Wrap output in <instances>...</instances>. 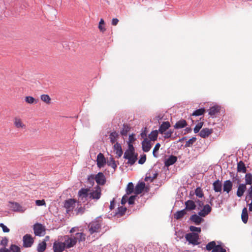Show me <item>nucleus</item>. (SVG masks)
<instances>
[{
  "instance_id": "f257e3e1",
  "label": "nucleus",
  "mask_w": 252,
  "mask_h": 252,
  "mask_svg": "<svg viewBox=\"0 0 252 252\" xmlns=\"http://www.w3.org/2000/svg\"><path fill=\"white\" fill-rule=\"evenodd\" d=\"M137 154H135L134 148L130 143L128 144V148L124 155V158L128 160L127 163L131 165L134 164L137 159Z\"/></svg>"
},
{
  "instance_id": "f03ea898",
  "label": "nucleus",
  "mask_w": 252,
  "mask_h": 252,
  "mask_svg": "<svg viewBox=\"0 0 252 252\" xmlns=\"http://www.w3.org/2000/svg\"><path fill=\"white\" fill-rule=\"evenodd\" d=\"M102 219L97 218L92 221L88 225V229L91 234L94 233L99 232L101 229L102 224Z\"/></svg>"
},
{
  "instance_id": "7ed1b4c3",
  "label": "nucleus",
  "mask_w": 252,
  "mask_h": 252,
  "mask_svg": "<svg viewBox=\"0 0 252 252\" xmlns=\"http://www.w3.org/2000/svg\"><path fill=\"white\" fill-rule=\"evenodd\" d=\"M101 195V189L97 185L94 189H90L89 192V198L91 199H99Z\"/></svg>"
},
{
  "instance_id": "20e7f679",
  "label": "nucleus",
  "mask_w": 252,
  "mask_h": 252,
  "mask_svg": "<svg viewBox=\"0 0 252 252\" xmlns=\"http://www.w3.org/2000/svg\"><path fill=\"white\" fill-rule=\"evenodd\" d=\"M33 229L35 236H42L45 234L46 229L41 223H36L33 225Z\"/></svg>"
},
{
  "instance_id": "39448f33",
  "label": "nucleus",
  "mask_w": 252,
  "mask_h": 252,
  "mask_svg": "<svg viewBox=\"0 0 252 252\" xmlns=\"http://www.w3.org/2000/svg\"><path fill=\"white\" fill-rule=\"evenodd\" d=\"M34 242V238L30 234H27L23 237V246L24 248H31Z\"/></svg>"
},
{
  "instance_id": "423d86ee",
  "label": "nucleus",
  "mask_w": 252,
  "mask_h": 252,
  "mask_svg": "<svg viewBox=\"0 0 252 252\" xmlns=\"http://www.w3.org/2000/svg\"><path fill=\"white\" fill-rule=\"evenodd\" d=\"M186 239L189 243L193 245H197L199 244L198 242L199 239V236L198 234L195 233H188L186 235Z\"/></svg>"
},
{
  "instance_id": "0eeeda50",
  "label": "nucleus",
  "mask_w": 252,
  "mask_h": 252,
  "mask_svg": "<svg viewBox=\"0 0 252 252\" xmlns=\"http://www.w3.org/2000/svg\"><path fill=\"white\" fill-rule=\"evenodd\" d=\"M13 124L14 126L18 129H25L26 128V125L19 117H15L13 119Z\"/></svg>"
},
{
  "instance_id": "6e6552de",
  "label": "nucleus",
  "mask_w": 252,
  "mask_h": 252,
  "mask_svg": "<svg viewBox=\"0 0 252 252\" xmlns=\"http://www.w3.org/2000/svg\"><path fill=\"white\" fill-rule=\"evenodd\" d=\"M64 241L63 242L64 244L65 248L66 249H69L74 247L76 244L74 239H73L72 236L69 237L68 235L64 236Z\"/></svg>"
},
{
  "instance_id": "1a4fd4ad",
  "label": "nucleus",
  "mask_w": 252,
  "mask_h": 252,
  "mask_svg": "<svg viewBox=\"0 0 252 252\" xmlns=\"http://www.w3.org/2000/svg\"><path fill=\"white\" fill-rule=\"evenodd\" d=\"M75 203L76 200L74 199H69L65 201L64 207L66 209L67 213L73 211L75 207Z\"/></svg>"
},
{
  "instance_id": "9d476101",
  "label": "nucleus",
  "mask_w": 252,
  "mask_h": 252,
  "mask_svg": "<svg viewBox=\"0 0 252 252\" xmlns=\"http://www.w3.org/2000/svg\"><path fill=\"white\" fill-rule=\"evenodd\" d=\"M90 189L88 188H82L78 191V196L81 200L83 202L87 200V198L89 196V192Z\"/></svg>"
},
{
  "instance_id": "9b49d317",
  "label": "nucleus",
  "mask_w": 252,
  "mask_h": 252,
  "mask_svg": "<svg viewBox=\"0 0 252 252\" xmlns=\"http://www.w3.org/2000/svg\"><path fill=\"white\" fill-rule=\"evenodd\" d=\"M9 204L10 209L13 211L23 213L26 210L25 208L21 206L18 203L10 202Z\"/></svg>"
},
{
  "instance_id": "f8f14e48",
  "label": "nucleus",
  "mask_w": 252,
  "mask_h": 252,
  "mask_svg": "<svg viewBox=\"0 0 252 252\" xmlns=\"http://www.w3.org/2000/svg\"><path fill=\"white\" fill-rule=\"evenodd\" d=\"M65 249L63 242L55 241L53 244V249L54 252H63Z\"/></svg>"
},
{
  "instance_id": "ddd939ff",
  "label": "nucleus",
  "mask_w": 252,
  "mask_h": 252,
  "mask_svg": "<svg viewBox=\"0 0 252 252\" xmlns=\"http://www.w3.org/2000/svg\"><path fill=\"white\" fill-rule=\"evenodd\" d=\"M95 180L99 185H104L106 183V178L102 172H99L95 176Z\"/></svg>"
},
{
  "instance_id": "4468645a",
  "label": "nucleus",
  "mask_w": 252,
  "mask_h": 252,
  "mask_svg": "<svg viewBox=\"0 0 252 252\" xmlns=\"http://www.w3.org/2000/svg\"><path fill=\"white\" fill-rule=\"evenodd\" d=\"M97 165L99 168H101L104 166L106 163V159L102 153H99L97 156Z\"/></svg>"
},
{
  "instance_id": "2eb2a0df",
  "label": "nucleus",
  "mask_w": 252,
  "mask_h": 252,
  "mask_svg": "<svg viewBox=\"0 0 252 252\" xmlns=\"http://www.w3.org/2000/svg\"><path fill=\"white\" fill-rule=\"evenodd\" d=\"M142 147L144 152H149L152 147L151 141L148 140L147 138L144 139L142 142Z\"/></svg>"
},
{
  "instance_id": "dca6fc26",
  "label": "nucleus",
  "mask_w": 252,
  "mask_h": 252,
  "mask_svg": "<svg viewBox=\"0 0 252 252\" xmlns=\"http://www.w3.org/2000/svg\"><path fill=\"white\" fill-rule=\"evenodd\" d=\"M233 184L230 180L225 181L223 185V190L228 193L232 189Z\"/></svg>"
},
{
  "instance_id": "f3484780",
  "label": "nucleus",
  "mask_w": 252,
  "mask_h": 252,
  "mask_svg": "<svg viewBox=\"0 0 252 252\" xmlns=\"http://www.w3.org/2000/svg\"><path fill=\"white\" fill-rule=\"evenodd\" d=\"M170 127V124L169 122H164L159 126L158 131L159 133L163 134Z\"/></svg>"
},
{
  "instance_id": "a211bd4d",
  "label": "nucleus",
  "mask_w": 252,
  "mask_h": 252,
  "mask_svg": "<svg viewBox=\"0 0 252 252\" xmlns=\"http://www.w3.org/2000/svg\"><path fill=\"white\" fill-rule=\"evenodd\" d=\"M247 189L246 185L244 184H240L237 191V195L238 197H241L244 194Z\"/></svg>"
},
{
  "instance_id": "6ab92c4d",
  "label": "nucleus",
  "mask_w": 252,
  "mask_h": 252,
  "mask_svg": "<svg viewBox=\"0 0 252 252\" xmlns=\"http://www.w3.org/2000/svg\"><path fill=\"white\" fill-rule=\"evenodd\" d=\"M213 132V129L208 128H203L199 133V135L202 138H206L209 136Z\"/></svg>"
},
{
  "instance_id": "aec40b11",
  "label": "nucleus",
  "mask_w": 252,
  "mask_h": 252,
  "mask_svg": "<svg viewBox=\"0 0 252 252\" xmlns=\"http://www.w3.org/2000/svg\"><path fill=\"white\" fill-rule=\"evenodd\" d=\"M211 207L209 205H205L203 209L199 212V215L202 217H205L211 211Z\"/></svg>"
},
{
  "instance_id": "412c9836",
  "label": "nucleus",
  "mask_w": 252,
  "mask_h": 252,
  "mask_svg": "<svg viewBox=\"0 0 252 252\" xmlns=\"http://www.w3.org/2000/svg\"><path fill=\"white\" fill-rule=\"evenodd\" d=\"M145 187V184L144 182L138 183L135 187L134 193L136 194L141 193L144 189Z\"/></svg>"
},
{
  "instance_id": "4be33fe9",
  "label": "nucleus",
  "mask_w": 252,
  "mask_h": 252,
  "mask_svg": "<svg viewBox=\"0 0 252 252\" xmlns=\"http://www.w3.org/2000/svg\"><path fill=\"white\" fill-rule=\"evenodd\" d=\"M85 234L83 233H76L75 236H72L73 239L75 240L76 244L77 241L82 242L84 241L86 239Z\"/></svg>"
},
{
  "instance_id": "5701e85b",
  "label": "nucleus",
  "mask_w": 252,
  "mask_h": 252,
  "mask_svg": "<svg viewBox=\"0 0 252 252\" xmlns=\"http://www.w3.org/2000/svg\"><path fill=\"white\" fill-rule=\"evenodd\" d=\"M213 189L215 192H220L222 190V184L219 180L215 181L213 184Z\"/></svg>"
},
{
  "instance_id": "b1692460",
  "label": "nucleus",
  "mask_w": 252,
  "mask_h": 252,
  "mask_svg": "<svg viewBox=\"0 0 252 252\" xmlns=\"http://www.w3.org/2000/svg\"><path fill=\"white\" fill-rule=\"evenodd\" d=\"M190 220L196 225H199L203 221L202 218L195 214L191 216Z\"/></svg>"
},
{
  "instance_id": "393cba45",
  "label": "nucleus",
  "mask_w": 252,
  "mask_h": 252,
  "mask_svg": "<svg viewBox=\"0 0 252 252\" xmlns=\"http://www.w3.org/2000/svg\"><path fill=\"white\" fill-rule=\"evenodd\" d=\"M186 208L188 210H192L195 209L196 205L192 200H188L185 202Z\"/></svg>"
},
{
  "instance_id": "a878e982",
  "label": "nucleus",
  "mask_w": 252,
  "mask_h": 252,
  "mask_svg": "<svg viewBox=\"0 0 252 252\" xmlns=\"http://www.w3.org/2000/svg\"><path fill=\"white\" fill-rule=\"evenodd\" d=\"M114 148L116 154L118 156V158L121 157L123 153L121 145L118 143H116L114 146Z\"/></svg>"
},
{
  "instance_id": "bb28decb",
  "label": "nucleus",
  "mask_w": 252,
  "mask_h": 252,
  "mask_svg": "<svg viewBox=\"0 0 252 252\" xmlns=\"http://www.w3.org/2000/svg\"><path fill=\"white\" fill-rule=\"evenodd\" d=\"M237 171L243 173H245L247 172L245 164L242 161H240L237 163Z\"/></svg>"
},
{
  "instance_id": "cd10ccee",
  "label": "nucleus",
  "mask_w": 252,
  "mask_h": 252,
  "mask_svg": "<svg viewBox=\"0 0 252 252\" xmlns=\"http://www.w3.org/2000/svg\"><path fill=\"white\" fill-rule=\"evenodd\" d=\"M25 102L29 104H35L38 102L37 99H35L32 96H27L25 97Z\"/></svg>"
},
{
  "instance_id": "c85d7f7f",
  "label": "nucleus",
  "mask_w": 252,
  "mask_h": 252,
  "mask_svg": "<svg viewBox=\"0 0 252 252\" xmlns=\"http://www.w3.org/2000/svg\"><path fill=\"white\" fill-rule=\"evenodd\" d=\"M187 125V123L185 120L182 119L178 121L174 125L175 129H180L185 127Z\"/></svg>"
},
{
  "instance_id": "c756f323",
  "label": "nucleus",
  "mask_w": 252,
  "mask_h": 252,
  "mask_svg": "<svg viewBox=\"0 0 252 252\" xmlns=\"http://www.w3.org/2000/svg\"><path fill=\"white\" fill-rule=\"evenodd\" d=\"M187 214L186 209L177 211L174 214V218L176 220L182 218Z\"/></svg>"
},
{
  "instance_id": "7c9ffc66",
  "label": "nucleus",
  "mask_w": 252,
  "mask_h": 252,
  "mask_svg": "<svg viewBox=\"0 0 252 252\" xmlns=\"http://www.w3.org/2000/svg\"><path fill=\"white\" fill-rule=\"evenodd\" d=\"M241 219L244 223H246L247 222L248 220V213L246 208H244L242 210Z\"/></svg>"
},
{
  "instance_id": "2f4dec72",
  "label": "nucleus",
  "mask_w": 252,
  "mask_h": 252,
  "mask_svg": "<svg viewBox=\"0 0 252 252\" xmlns=\"http://www.w3.org/2000/svg\"><path fill=\"white\" fill-rule=\"evenodd\" d=\"M220 111V108L218 106H214L209 110V114L210 116H214Z\"/></svg>"
},
{
  "instance_id": "473e14b6",
  "label": "nucleus",
  "mask_w": 252,
  "mask_h": 252,
  "mask_svg": "<svg viewBox=\"0 0 252 252\" xmlns=\"http://www.w3.org/2000/svg\"><path fill=\"white\" fill-rule=\"evenodd\" d=\"M158 132V130L152 131L149 135V140L156 141L157 139Z\"/></svg>"
},
{
  "instance_id": "72a5a7b5",
  "label": "nucleus",
  "mask_w": 252,
  "mask_h": 252,
  "mask_svg": "<svg viewBox=\"0 0 252 252\" xmlns=\"http://www.w3.org/2000/svg\"><path fill=\"white\" fill-rule=\"evenodd\" d=\"M177 160V158L176 157L174 156H171L165 162V164L168 166L171 165L175 163L176 162Z\"/></svg>"
},
{
  "instance_id": "f704fd0d",
  "label": "nucleus",
  "mask_w": 252,
  "mask_h": 252,
  "mask_svg": "<svg viewBox=\"0 0 252 252\" xmlns=\"http://www.w3.org/2000/svg\"><path fill=\"white\" fill-rule=\"evenodd\" d=\"M46 248V243L45 241H42L40 243L37 247V251L38 252H43Z\"/></svg>"
},
{
  "instance_id": "c9c22d12",
  "label": "nucleus",
  "mask_w": 252,
  "mask_h": 252,
  "mask_svg": "<svg viewBox=\"0 0 252 252\" xmlns=\"http://www.w3.org/2000/svg\"><path fill=\"white\" fill-rule=\"evenodd\" d=\"M245 184L246 185H252V174L251 173H247L245 176Z\"/></svg>"
},
{
  "instance_id": "e433bc0d",
  "label": "nucleus",
  "mask_w": 252,
  "mask_h": 252,
  "mask_svg": "<svg viewBox=\"0 0 252 252\" xmlns=\"http://www.w3.org/2000/svg\"><path fill=\"white\" fill-rule=\"evenodd\" d=\"M40 98L42 101L46 103V104H49L51 103V99L49 95L48 94H42L40 96Z\"/></svg>"
},
{
  "instance_id": "4c0bfd02",
  "label": "nucleus",
  "mask_w": 252,
  "mask_h": 252,
  "mask_svg": "<svg viewBox=\"0 0 252 252\" xmlns=\"http://www.w3.org/2000/svg\"><path fill=\"white\" fill-rule=\"evenodd\" d=\"M8 249L9 252H21L20 248L14 244H12Z\"/></svg>"
},
{
  "instance_id": "58836bf2",
  "label": "nucleus",
  "mask_w": 252,
  "mask_h": 252,
  "mask_svg": "<svg viewBox=\"0 0 252 252\" xmlns=\"http://www.w3.org/2000/svg\"><path fill=\"white\" fill-rule=\"evenodd\" d=\"M130 129L129 127L127 125L124 124L122 129L121 131V133L122 135L126 136L127 134L128 131Z\"/></svg>"
},
{
  "instance_id": "ea45409f",
  "label": "nucleus",
  "mask_w": 252,
  "mask_h": 252,
  "mask_svg": "<svg viewBox=\"0 0 252 252\" xmlns=\"http://www.w3.org/2000/svg\"><path fill=\"white\" fill-rule=\"evenodd\" d=\"M109 138L112 143H114L118 137V134L116 132H112L109 136Z\"/></svg>"
},
{
  "instance_id": "a19ab883",
  "label": "nucleus",
  "mask_w": 252,
  "mask_h": 252,
  "mask_svg": "<svg viewBox=\"0 0 252 252\" xmlns=\"http://www.w3.org/2000/svg\"><path fill=\"white\" fill-rule=\"evenodd\" d=\"M205 112V109L204 108H200L194 111L192 115L195 116H201L203 115Z\"/></svg>"
},
{
  "instance_id": "79ce46f5",
  "label": "nucleus",
  "mask_w": 252,
  "mask_h": 252,
  "mask_svg": "<svg viewBox=\"0 0 252 252\" xmlns=\"http://www.w3.org/2000/svg\"><path fill=\"white\" fill-rule=\"evenodd\" d=\"M216 246L217 245H216V242L215 241H212V242L209 243L206 245V248L208 251L212 250V252H213V249H214Z\"/></svg>"
},
{
  "instance_id": "37998d69",
  "label": "nucleus",
  "mask_w": 252,
  "mask_h": 252,
  "mask_svg": "<svg viewBox=\"0 0 252 252\" xmlns=\"http://www.w3.org/2000/svg\"><path fill=\"white\" fill-rule=\"evenodd\" d=\"M104 21L103 19H101L99 22V25H98V29L100 30V32H104L106 31V29L104 25Z\"/></svg>"
},
{
  "instance_id": "c03bdc74",
  "label": "nucleus",
  "mask_w": 252,
  "mask_h": 252,
  "mask_svg": "<svg viewBox=\"0 0 252 252\" xmlns=\"http://www.w3.org/2000/svg\"><path fill=\"white\" fill-rule=\"evenodd\" d=\"M134 190V186L132 183H129L126 188V193L129 194L131 193Z\"/></svg>"
},
{
  "instance_id": "a18cd8bd",
  "label": "nucleus",
  "mask_w": 252,
  "mask_h": 252,
  "mask_svg": "<svg viewBox=\"0 0 252 252\" xmlns=\"http://www.w3.org/2000/svg\"><path fill=\"white\" fill-rule=\"evenodd\" d=\"M196 138L195 137H192L190 139H189L188 141H187L185 144V147H191L192 144L195 142L196 141Z\"/></svg>"
},
{
  "instance_id": "49530a36",
  "label": "nucleus",
  "mask_w": 252,
  "mask_h": 252,
  "mask_svg": "<svg viewBox=\"0 0 252 252\" xmlns=\"http://www.w3.org/2000/svg\"><path fill=\"white\" fill-rule=\"evenodd\" d=\"M160 147V144L159 143H158L156 144L153 151V155L154 157H158V155H157V152L158 151L159 148Z\"/></svg>"
},
{
  "instance_id": "de8ad7c7",
  "label": "nucleus",
  "mask_w": 252,
  "mask_h": 252,
  "mask_svg": "<svg viewBox=\"0 0 252 252\" xmlns=\"http://www.w3.org/2000/svg\"><path fill=\"white\" fill-rule=\"evenodd\" d=\"M213 252H226V250L223 249L220 245H218L215 249H213Z\"/></svg>"
},
{
  "instance_id": "09e8293b",
  "label": "nucleus",
  "mask_w": 252,
  "mask_h": 252,
  "mask_svg": "<svg viewBox=\"0 0 252 252\" xmlns=\"http://www.w3.org/2000/svg\"><path fill=\"white\" fill-rule=\"evenodd\" d=\"M118 209V210L117 214L120 215V216H123L126 211V208L123 207H119Z\"/></svg>"
},
{
  "instance_id": "8fccbe9b",
  "label": "nucleus",
  "mask_w": 252,
  "mask_h": 252,
  "mask_svg": "<svg viewBox=\"0 0 252 252\" xmlns=\"http://www.w3.org/2000/svg\"><path fill=\"white\" fill-rule=\"evenodd\" d=\"M88 183L90 184L92 186L94 184V181L95 180V176L94 175H90L88 177Z\"/></svg>"
},
{
  "instance_id": "3c124183",
  "label": "nucleus",
  "mask_w": 252,
  "mask_h": 252,
  "mask_svg": "<svg viewBox=\"0 0 252 252\" xmlns=\"http://www.w3.org/2000/svg\"><path fill=\"white\" fill-rule=\"evenodd\" d=\"M203 125V122H200V123H198L195 126V127L194 128V130H193L194 132L195 133L198 132L199 131L200 129L202 127Z\"/></svg>"
},
{
  "instance_id": "603ef678",
  "label": "nucleus",
  "mask_w": 252,
  "mask_h": 252,
  "mask_svg": "<svg viewBox=\"0 0 252 252\" xmlns=\"http://www.w3.org/2000/svg\"><path fill=\"white\" fill-rule=\"evenodd\" d=\"M195 193L196 195L199 197H202L203 196V192L200 188H196L195 191Z\"/></svg>"
},
{
  "instance_id": "864d4df0",
  "label": "nucleus",
  "mask_w": 252,
  "mask_h": 252,
  "mask_svg": "<svg viewBox=\"0 0 252 252\" xmlns=\"http://www.w3.org/2000/svg\"><path fill=\"white\" fill-rule=\"evenodd\" d=\"M173 132L172 131H171V130L167 131H166L163 134H164V136H163L164 138L165 139H167V138H170Z\"/></svg>"
},
{
  "instance_id": "5fc2aeb1",
  "label": "nucleus",
  "mask_w": 252,
  "mask_h": 252,
  "mask_svg": "<svg viewBox=\"0 0 252 252\" xmlns=\"http://www.w3.org/2000/svg\"><path fill=\"white\" fill-rule=\"evenodd\" d=\"M189 230L192 232H197L198 233L200 232L201 230L200 227H197L194 226H190Z\"/></svg>"
},
{
  "instance_id": "6e6d98bb",
  "label": "nucleus",
  "mask_w": 252,
  "mask_h": 252,
  "mask_svg": "<svg viewBox=\"0 0 252 252\" xmlns=\"http://www.w3.org/2000/svg\"><path fill=\"white\" fill-rule=\"evenodd\" d=\"M247 197L249 198L250 199H252V185H251V186L247 190Z\"/></svg>"
},
{
  "instance_id": "4d7b16f0",
  "label": "nucleus",
  "mask_w": 252,
  "mask_h": 252,
  "mask_svg": "<svg viewBox=\"0 0 252 252\" xmlns=\"http://www.w3.org/2000/svg\"><path fill=\"white\" fill-rule=\"evenodd\" d=\"M0 227L2 228L3 232L8 233L10 231L9 229L2 223H0Z\"/></svg>"
},
{
  "instance_id": "13d9d810",
  "label": "nucleus",
  "mask_w": 252,
  "mask_h": 252,
  "mask_svg": "<svg viewBox=\"0 0 252 252\" xmlns=\"http://www.w3.org/2000/svg\"><path fill=\"white\" fill-rule=\"evenodd\" d=\"M35 204L37 206H43L45 205V201L44 199L37 200L35 201Z\"/></svg>"
},
{
  "instance_id": "bf43d9fd",
  "label": "nucleus",
  "mask_w": 252,
  "mask_h": 252,
  "mask_svg": "<svg viewBox=\"0 0 252 252\" xmlns=\"http://www.w3.org/2000/svg\"><path fill=\"white\" fill-rule=\"evenodd\" d=\"M85 210V207H77L76 211H77V214H82L84 213Z\"/></svg>"
},
{
  "instance_id": "052dcab7",
  "label": "nucleus",
  "mask_w": 252,
  "mask_h": 252,
  "mask_svg": "<svg viewBox=\"0 0 252 252\" xmlns=\"http://www.w3.org/2000/svg\"><path fill=\"white\" fill-rule=\"evenodd\" d=\"M146 160V155H143L138 160V163L140 164H143Z\"/></svg>"
},
{
  "instance_id": "680f3d73",
  "label": "nucleus",
  "mask_w": 252,
  "mask_h": 252,
  "mask_svg": "<svg viewBox=\"0 0 252 252\" xmlns=\"http://www.w3.org/2000/svg\"><path fill=\"white\" fill-rule=\"evenodd\" d=\"M136 196L132 195L128 199V202L129 204H134V200L135 199Z\"/></svg>"
},
{
  "instance_id": "e2e57ef3",
  "label": "nucleus",
  "mask_w": 252,
  "mask_h": 252,
  "mask_svg": "<svg viewBox=\"0 0 252 252\" xmlns=\"http://www.w3.org/2000/svg\"><path fill=\"white\" fill-rule=\"evenodd\" d=\"M7 243H8V239L6 237L2 239V240L0 242L1 245L4 247L7 246Z\"/></svg>"
},
{
  "instance_id": "0e129e2a",
  "label": "nucleus",
  "mask_w": 252,
  "mask_h": 252,
  "mask_svg": "<svg viewBox=\"0 0 252 252\" xmlns=\"http://www.w3.org/2000/svg\"><path fill=\"white\" fill-rule=\"evenodd\" d=\"M128 199V197L127 195H124L121 200V203L122 204H125L127 202V200Z\"/></svg>"
},
{
  "instance_id": "69168bd1",
  "label": "nucleus",
  "mask_w": 252,
  "mask_h": 252,
  "mask_svg": "<svg viewBox=\"0 0 252 252\" xmlns=\"http://www.w3.org/2000/svg\"><path fill=\"white\" fill-rule=\"evenodd\" d=\"M152 179V177L151 175V173H149V176L148 175V174H147V175L145 178V181L146 182L150 181L151 182L153 181V180H151Z\"/></svg>"
},
{
  "instance_id": "338daca9",
  "label": "nucleus",
  "mask_w": 252,
  "mask_h": 252,
  "mask_svg": "<svg viewBox=\"0 0 252 252\" xmlns=\"http://www.w3.org/2000/svg\"><path fill=\"white\" fill-rule=\"evenodd\" d=\"M119 21L117 18H113L112 20V25L113 26H116L118 24Z\"/></svg>"
},
{
  "instance_id": "774afa93",
  "label": "nucleus",
  "mask_w": 252,
  "mask_h": 252,
  "mask_svg": "<svg viewBox=\"0 0 252 252\" xmlns=\"http://www.w3.org/2000/svg\"><path fill=\"white\" fill-rule=\"evenodd\" d=\"M114 206H115V200H114V199H113L110 202V209L111 210H113L114 208Z\"/></svg>"
}]
</instances>
